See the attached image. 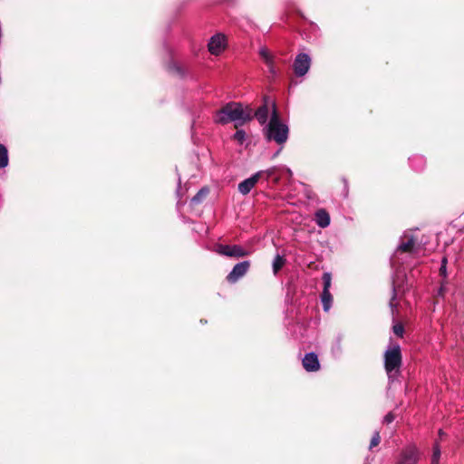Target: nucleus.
Masks as SVG:
<instances>
[{
	"label": "nucleus",
	"instance_id": "nucleus-1",
	"mask_svg": "<svg viewBox=\"0 0 464 464\" xmlns=\"http://www.w3.org/2000/svg\"><path fill=\"white\" fill-rule=\"evenodd\" d=\"M253 119V111L249 106H244L240 102H230L217 111L214 121L218 124L235 122V126H242Z\"/></svg>",
	"mask_w": 464,
	"mask_h": 464
},
{
	"label": "nucleus",
	"instance_id": "nucleus-2",
	"mask_svg": "<svg viewBox=\"0 0 464 464\" xmlns=\"http://www.w3.org/2000/svg\"><path fill=\"white\" fill-rule=\"evenodd\" d=\"M265 134L268 140H274L279 145L285 143L288 140L289 128L280 120L275 103H273L272 115L265 129Z\"/></svg>",
	"mask_w": 464,
	"mask_h": 464
},
{
	"label": "nucleus",
	"instance_id": "nucleus-3",
	"mask_svg": "<svg viewBox=\"0 0 464 464\" xmlns=\"http://www.w3.org/2000/svg\"><path fill=\"white\" fill-rule=\"evenodd\" d=\"M401 362L402 356L400 345H390L384 352V368L390 382H393L398 378Z\"/></svg>",
	"mask_w": 464,
	"mask_h": 464
},
{
	"label": "nucleus",
	"instance_id": "nucleus-4",
	"mask_svg": "<svg viewBox=\"0 0 464 464\" xmlns=\"http://www.w3.org/2000/svg\"><path fill=\"white\" fill-rule=\"evenodd\" d=\"M420 459V451L415 445L405 447L400 453L398 464H417Z\"/></svg>",
	"mask_w": 464,
	"mask_h": 464
},
{
	"label": "nucleus",
	"instance_id": "nucleus-5",
	"mask_svg": "<svg viewBox=\"0 0 464 464\" xmlns=\"http://www.w3.org/2000/svg\"><path fill=\"white\" fill-rule=\"evenodd\" d=\"M311 66V58L307 53H298L294 61L293 68L296 76L302 77L307 73Z\"/></svg>",
	"mask_w": 464,
	"mask_h": 464
},
{
	"label": "nucleus",
	"instance_id": "nucleus-6",
	"mask_svg": "<svg viewBox=\"0 0 464 464\" xmlns=\"http://www.w3.org/2000/svg\"><path fill=\"white\" fill-rule=\"evenodd\" d=\"M215 251L221 256L229 257H243L248 255V252L238 245L230 246L219 244L216 246Z\"/></svg>",
	"mask_w": 464,
	"mask_h": 464
},
{
	"label": "nucleus",
	"instance_id": "nucleus-7",
	"mask_svg": "<svg viewBox=\"0 0 464 464\" xmlns=\"http://www.w3.org/2000/svg\"><path fill=\"white\" fill-rule=\"evenodd\" d=\"M250 267L249 261H242L237 263L231 272L227 276V282L234 284L242 278L248 271Z\"/></svg>",
	"mask_w": 464,
	"mask_h": 464
},
{
	"label": "nucleus",
	"instance_id": "nucleus-8",
	"mask_svg": "<svg viewBox=\"0 0 464 464\" xmlns=\"http://www.w3.org/2000/svg\"><path fill=\"white\" fill-rule=\"evenodd\" d=\"M404 279H405V275L401 271H397L392 278V293L393 294H392V297L390 301V307L392 312L397 307V303L394 302L397 293L401 292V290L404 291L403 286H402V283H403Z\"/></svg>",
	"mask_w": 464,
	"mask_h": 464
},
{
	"label": "nucleus",
	"instance_id": "nucleus-9",
	"mask_svg": "<svg viewBox=\"0 0 464 464\" xmlns=\"http://www.w3.org/2000/svg\"><path fill=\"white\" fill-rule=\"evenodd\" d=\"M208 51L210 53L218 55L226 47V37L224 34H217L213 35L208 42Z\"/></svg>",
	"mask_w": 464,
	"mask_h": 464
},
{
	"label": "nucleus",
	"instance_id": "nucleus-10",
	"mask_svg": "<svg viewBox=\"0 0 464 464\" xmlns=\"http://www.w3.org/2000/svg\"><path fill=\"white\" fill-rule=\"evenodd\" d=\"M262 178V172H256L254 175H252L250 178L246 179L242 182L238 184V191L242 195L248 194L251 189L256 186L259 179Z\"/></svg>",
	"mask_w": 464,
	"mask_h": 464
},
{
	"label": "nucleus",
	"instance_id": "nucleus-11",
	"mask_svg": "<svg viewBox=\"0 0 464 464\" xmlns=\"http://www.w3.org/2000/svg\"><path fill=\"white\" fill-rule=\"evenodd\" d=\"M258 53L260 57L263 59L266 65L267 66L270 74L273 77H275L276 75V70L274 63V56L269 52V50L265 46L261 47Z\"/></svg>",
	"mask_w": 464,
	"mask_h": 464
},
{
	"label": "nucleus",
	"instance_id": "nucleus-12",
	"mask_svg": "<svg viewBox=\"0 0 464 464\" xmlns=\"http://www.w3.org/2000/svg\"><path fill=\"white\" fill-rule=\"evenodd\" d=\"M303 366L307 372H316L320 368L317 355L314 353H308L303 359Z\"/></svg>",
	"mask_w": 464,
	"mask_h": 464
},
{
	"label": "nucleus",
	"instance_id": "nucleus-13",
	"mask_svg": "<svg viewBox=\"0 0 464 464\" xmlns=\"http://www.w3.org/2000/svg\"><path fill=\"white\" fill-rule=\"evenodd\" d=\"M330 216L325 209H318L314 214V221L318 227L325 228L330 225Z\"/></svg>",
	"mask_w": 464,
	"mask_h": 464
},
{
	"label": "nucleus",
	"instance_id": "nucleus-14",
	"mask_svg": "<svg viewBox=\"0 0 464 464\" xmlns=\"http://www.w3.org/2000/svg\"><path fill=\"white\" fill-rule=\"evenodd\" d=\"M415 241L412 236L404 235L401 242L399 244L396 253L411 252L413 250Z\"/></svg>",
	"mask_w": 464,
	"mask_h": 464
},
{
	"label": "nucleus",
	"instance_id": "nucleus-15",
	"mask_svg": "<svg viewBox=\"0 0 464 464\" xmlns=\"http://www.w3.org/2000/svg\"><path fill=\"white\" fill-rule=\"evenodd\" d=\"M410 164L415 171H421L426 165V160L423 156L414 155L410 158Z\"/></svg>",
	"mask_w": 464,
	"mask_h": 464
},
{
	"label": "nucleus",
	"instance_id": "nucleus-16",
	"mask_svg": "<svg viewBox=\"0 0 464 464\" xmlns=\"http://www.w3.org/2000/svg\"><path fill=\"white\" fill-rule=\"evenodd\" d=\"M268 112L267 104H264L256 110L254 116L256 118L258 122L263 125L267 121Z\"/></svg>",
	"mask_w": 464,
	"mask_h": 464
},
{
	"label": "nucleus",
	"instance_id": "nucleus-17",
	"mask_svg": "<svg viewBox=\"0 0 464 464\" xmlns=\"http://www.w3.org/2000/svg\"><path fill=\"white\" fill-rule=\"evenodd\" d=\"M321 302L324 312H328L333 304V296L330 291H323L321 294Z\"/></svg>",
	"mask_w": 464,
	"mask_h": 464
},
{
	"label": "nucleus",
	"instance_id": "nucleus-18",
	"mask_svg": "<svg viewBox=\"0 0 464 464\" xmlns=\"http://www.w3.org/2000/svg\"><path fill=\"white\" fill-rule=\"evenodd\" d=\"M8 151L4 144H0V168H5L8 165Z\"/></svg>",
	"mask_w": 464,
	"mask_h": 464
},
{
	"label": "nucleus",
	"instance_id": "nucleus-19",
	"mask_svg": "<svg viewBox=\"0 0 464 464\" xmlns=\"http://www.w3.org/2000/svg\"><path fill=\"white\" fill-rule=\"evenodd\" d=\"M209 189L208 188H202L199 191L191 198V203L197 205L208 196Z\"/></svg>",
	"mask_w": 464,
	"mask_h": 464
},
{
	"label": "nucleus",
	"instance_id": "nucleus-20",
	"mask_svg": "<svg viewBox=\"0 0 464 464\" xmlns=\"http://www.w3.org/2000/svg\"><path fill=\"white\" fill-rule=\"evenodd\" d=\"M285 263V259L284 256L277 254L273 260V272L275 275L278 273V271L283 267Z\"/></svg>",
	"mask_w": 464,
	"mask_h": 464
},
{
	"label": "nucleus",
	"instance_id": "nucleus-21",
	"mask_svg": "<svg viewBox=\"0 0 464 464\" xmlns=\"http://www.w3.org/2000/svg\"><path fill=\"white\" fill-rule=\"evenodd\" d=\"M324 288L323 291H330V287L332 285V276L329 272H325L322 276Z\"/></svg>",
	"mask_w": 464,
	"mask_h": 464
},
{
	"label": "nucleus",
	"instance_id": "nucleus-22",
	"mask_svg": "<svg viewBox=\"0 0 464 464\" xmlns=\"http://www.w3.org/2000/svg\"><path fill=\"white\" fill-rule=\"evenodd\" d=\"M278 169L279 167L274 166L266 170H260L259 172H262V177L266 176V179H268L269 178L276 176Z\"/></svg>",
	"mask_w": 464,
	"mask_h": 464
},
{
	"label": "nucleus",
	"instance_id": "nucleus-23",
	"mask_svg": "<svg viewBox=\"0 0 464 464\" xmlns=\"http://www.w3.org/2000/svg\"><path fill=\"white\" fill-rule=\"evenodd\" d=\"M440 449L439 444L436 442L433 447V453L431 457V462L439 464L440 459Z\"/></svg>",
	"mask_w": 464,
	"mask_h": 464
},
{
	"label": "nucleus",
	"instance_id": "nucleus-24",
	"mask_svg": "<svg viewBox=\"0 0 464 464\" xmlns=\"http://www.w3.org/2000/svg\"><path fill=\"white\" fill-rule=\"evenodd\" d=\"M234 139L240 143H243L246 139V132L243 130H238L234 134Z\"/></svg>",
	"mask_w": 464,
	"mask_h": 464
},
{
	"label": "nucleus",
	"instance_id": "nucleus-25",
	"mask_svg": "<svg viewBox=\"0 0 464 464\" xmlns=\"http://www.w3.org/2000/svg\"><path fill=\"white\" fill-rule=\"evenodd\" d=\"M393 333L397 335V336H400V337H402L403 335V333H404V328H403V325L401 324H396L393 325Z\"/></svg>",
	"mask_w": 464,
	"mask_h": 464
},
{
	"label": "nucleus",
	"instance_id": "nucleus-26",
	"mask_svg": "<svg viewBox=\"0 0 464 464\" xmlns=\"http://www.w3.org/2000/svg\"><path fill=\"white\" fill-rule=\"evenodd\" d=\"M380 440H381L380 434L378 431H376L371 440L370 449L376 447L380 443Z\"/></svg>",
	"mask_w": 464,
	"mask_h": 464
},
{
	"label": "nucleus",
	"instance_id": "nucleus-27",
	"mask_svg": "<svg viewBox=\"0 0 464 464\" xmlns=\"http://www.w3.org/2000/svg\"><path fill=\"white\" fill-rule=\"evenodd\" d=\"M394 420V415L392 412H389L383 418V421L387 424L392 423Z\"/></svg>",
	"mask_w": 464,
	"mask_h": 464
},
{
	"label": "nucleus",
	"instance_id": "nucleus-28",
	"mask_svg": "<svg viewBox=\"0 0 464 464\" xmlns=\"http://www.w3.org/2000/svg\"><path fill=\"white\" fill-rule=\"evenodd\" d=\"M446 263H447V259L446 258H443L442 259V263H441V266L440 268V272L442 276H446Z\"/></svg>",
	"mask_w": 464,
	"mask_h": 464
},
{
	"label": "nucleus",
	"instance_id": "nucleus-29",
	"mask_svg": "<svg viewBox=\"0 0 464 464\" xmlns=\"http://www.w3.org/2000/svg\"><path fill=\"white\" fill-rule=\"evenodd\" d=\"M282 169H285L289 176H292V170L289 168L284 166Z\"/></svg>",
	"mask_w": 464,
	"mask_h": 464
},
{
	"label": "nucleus",
	"instance_id": "nucleus-30",
	"mask_svg": "<svg viewBox=\"0 0 464 464\" xmlns=\"http://www.w3.org/2000/svg\"><path fill=\"white\" fill-rule=\"evenodd\" d=\"M179 189H180V179H179V188L177 189V194L179 195Z\"/></svg>",
	"mask_w": 464,
	"mask_h": 464
},
{
	"label": "nucleus",
	"instance_id": "nucleus-31",
	"mask_svg": "<svg viewBox=\"0 0 464 464\" xmlns=\"http://www.w3.org/2000/svg\"><path fill=\"white\" fill-rule=\"evenodd\" d=\"M440 436H442L444 435L443 431L440 430V432H439Z\"/></svg>",
	"mask_w": 464,
	"mask_h": 464
},
{
	"label": "nucleus",
	"instance_id": "nucleus-32",
	"mask_svg": "<svg viewBox=\"0 0 464 464\" xmlns=\"http://www.w3.org/2000/svg\"><path fill=\"white\" fill-rule=\"evenodd\" d=\"M281 150H279L277 152H276L275 157L279 154Z\"/></svg>",
	"mask_w": 464,
	"mask_h": 464
}]
</instances>
